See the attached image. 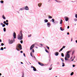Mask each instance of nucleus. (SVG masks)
<instances>
[{"instance_id":"obj_12","label":"nucleus","mask_w":77,"mask_h":77,"mask_svg":"<svg viewBox=\"0 0 77 77\" xmlns=\"http://www.w3.org/2000/svg\"><path fill=\"white\" fill-rule=\"evenodd\" d=\"M59 55V53L58 52H57L55 53V56H57Z\"/></svg>"},{"instance_id":"obj_57","label":"nucleus","mask_w":77,"mask_h":77,"mask_svg":"<svg viewBox=\"0 0 77 77\" xmlns=\"http://www.w3.org/2000/svg\"><path fill=\"white\" fill-rule=\"evenodd\" d=\"M0 42H2V40L1 39H0Z\"/></svg>"},{"instance_id":"obj_45","label":"nucleus","mask_w":77,"mask_h":77,"mask_svg":"<svg viewBox=\"0 0 77 77\" xmlns=\"http://www.w3.org/2000/svg\"><path fill=\"white\" fill-rule=\"evenodd\" d=\"M32 52L33 53H34V52H35V51H34V50H33L32 51Z\"/></svg>"},{"instance_id":"obj_14","label":"nucleus","mask_w":77,"mask_h":77,"mask_svg":"<svg viewBox=\"0 0 77 77\" xmlns=\"http://www.w3.org/2000/svg\"><path fill=\"white\" fill-rule=\"evenodd\" d=\"M48 20H47V19H45L44 20V22L45 23H47V22H48Z\"/></svg>"},{"instance_id":"obj_54","label":"nucleus","mask_w":77,"mask_h":77,"mask_svg":"<svg viewBox=\"0 0 77 77\" xmlns=\"http://www.w3.org/2000/svg\"><path fill=\"white\" fill-rule=\"evenodd\" d=\"M67 35H69V32H67Z\"/></svg>"},{"instance_id":"obj_18","label":"nucleus","mask_w":77,"mask_h":77,"mask_svg":"<svg viewBox=\"0 0 77 77\" xmlns=\"http://www.w3.org/2000/svg\"><path fill=\"white\" fill-rule=\"evenodd\" d=\"M60 23V24H62V20H61Z\"/></svg>"},{"instance_id":"obj_50","label":"nucleus","mask_w":77,"mask_h":77,"mask_svg":"<svg viewBox=\"0 0 77 77\" xmlns=\"http://www.w3.org/2000/svg\"><path fill=\"white\" fill-rule=\"evenodd\" d=\"M57 65H59V63L57 62Z\"/></svg>"},{"instance_id":"obj_33","label":"nucleus","mask_w":77,"mask_h":77,"mask_svg":"<svg viewBox=\"0 0 77 77\" xmlns=\"http://www.w3.org/2000/svg\"><path fill=\"white\" fill-rule=\"evenodd\" d=\"M1 50H3V48L2 47L1 48Z\"/></svg>"},{"instance_id":"obj_2","label":"nucleus","mask_w":77,"mask_h":77,"mask_svg":"<svg viewBox=\"0 0 77 77\" xmlns=\"http://www.w3.org/2000/svg\"><path fill=\"white\" fill-rule=\"evenodd\" d=\"M23 34H22V32L21 31L20 32V35H18V36L17 37V38L19 40H22L23 39Z\"/></svg>"},{"instance_id":"obj_7","label":"nucleus","mask_w":77,"mask_h":77,"mask_svg":"<svg viewBox=\"0 0 77 77\" xmlns=\"http://www.w3.org/2000/svg\"><path fill=\"white\" fill-rule=\"evenodd\" d=\"M47 26L48 27H50V26H51V23H50L49 22H48L47 23Z\"/></svg>"},{"instance_id":"obj_52","label":"nucleus","mask_w":77,"mask_h":77,"mask_svg":"<svg viewBox=\"0 0 77 77\" xmlns=\"http://www.w3.org/2000/svg\"><path fill=\"white\" fill-rule=\"evenodd\" d=\"M6 22H7V23H8V20H6Z\"/></svg>"},{"instance_id":"obj_43","label":"nucleus","mask_w":77,"mask_h":77,"mask_svg":"<svg viewBox=\"0 0 77 77\" xmlns=\"http://www.w3.org/2000/svg\"><path fill=\"white\" fill-rule=\"evenodd\" d=\"M48 49V50H49V47L47 46L46 47Z\"/></svg>"},{"instance_id":"obj_10","label":"nucleus","mask_w":77,"mask_h":77,"mask_svg":"<svg viewBox=\"0 0 77 77\" xmlns=\"http://www.w3.org/2000/svg\"><path fill=\"white\" fill-rule=\"evenodd\" d=\"M4 24H6L7 26H8V24H9V23H6V21H4Z\"/></svg>"},{"instance_id":"obj_21","label":"nucleus","mask_w":77,"mask_h":77,"mask_svg":"<svg viewBox=\"0 0 77 77\" xmlns=\"http://www.w3.org/2000/svg\"><path fill=\"white\" fill-rule=\"evenodd\" d=\"M41 4H38V6H39V7H40V6H41Z\"/></svg>"},{"instance_id":"obj_29","label":"nucleus","mask_w":77,"mask_h":77,"mask_svg":"<svg viewBox=\"0 0 77 77\" xmlns=\"http://www.w3.org/2000/svg\"><path fill=\"white\" fill-rule=\"evenodd\" d=\"M61 60H62V62H64V61L63 60V59L61 58Z\"/></svg>"},{"instance_id":"obj_11","label":"nucleus","mask_w":77,"mask_h":77,"mask_svg":"<svg viewBox=\"0 0 77 77\" xmlns=\"http://www.w3.org/2000/svg\"><path fill=\"white\" fill-rule=\"evenodd\" d=\"M38 63L40 65H41V66H44V64H42L40 63Z\"/></svg>"},{"instance_id":"obj_13","label":"nucleus","mask_w":77,"mask_h":77,"mask_svg":"<svg viewBox=\"0 0 77 77\" xmlns=\"http://www.w3.org/2000/svg\"><path fill=\"white\" fill-rule=\"evenodd\" d=\"M2 18L3 19H4V20H6V17H5L4 15H3L2 16Z\"/></svg>"},{"instance_id":"obj_22","label":"nucleus","mask_w":77,"mask_h":77,"mask_svg":"<svg viewBox=\"0 0 77 77\" xmlns=\"http://www.w3.org/2000/svg\"><path fill=\"white\" fill-rule=\"evenodd\" d=\"M23 10H24V9H23V8H20L19 11H23Z\"/></svg>"},{"instance_id":"obj_6","label":"nucleus","mask_w":77,"mask_h":77,"mask_svg":"<svg viewBox=\"0 0 77 77\" xmlns=\"http://www.w3.org/2000/svg\"><path fill=\"white\" fill-rule=\"evenodd\" d=\"M31 68H33V70L34 71H36V68L35 67H33V66H31Z\"/></svg>"},{"instance_id":"obj_64","label":"nucleus","mask_w":77,"mask_h":77,"mask_svg":"<svg viewBox=\"0 0 77 77\" xmlns=\"http://www.w3.org/2000/svg\"><path fill=\"white\" fill-rule=\"evenodd\" d=\"M4 49H6V48H5V47H4Z\"/></svg>"},{"instance_id":"obj_42","label":"nucleus","mask_w":77,"mask_h":77,"mask_svg":"<svg viewBox=\"0 0 77 77\" xmlns=\"http://www.w3.org/2000/svg\"><path fill=\"white\" fill-rule=\"evenodd\" d=\"M65 48V46H63V48Z\"/></svg>"},{"instance_id":"obj_59","label":"nucleus","mask_w":77,"mask_h":77,"mask_svg":"<svg viewBox=\"0 0 77 77\" xmlns=\"http://www.w3.org/2000/svg\"><path fill=\"white\" fill-rule=\"evenodd\" d=\"M21 64H23V63L22 62H21Z\"/></svg>"},{"instance_id":"obj_62","label":"nucleus","mask_w":77,"mask_h":77,"mask_svg":"<svg viewBox=\"0 0 77 77\" xmlns=\"http://www.w3.org/2000/svg\"><path fill=\"white\" fill-rule=\"evenodd\" d=\"M34 59H35V56H34Z\"/></svg>"},{"instance_id":"obj_8","label":"nucleus","mask_w":77,"mask_h":77,"mask_svg":"<svg viewBox=\"0 0 77 77\" xmlns=\"http://www.w3.org/2000/svg\"><path fill=\"white\" fill-rule=\"evenodd\" d=\"M34 47H35V45H32L30 47V50H31L32 48H34Z\"/></svg>"},{"instance_id":"obj_9","label":"nucleus","mask_w":77,"mask_h":77,"mask_svg":"<svg viewBox=\"0 0 77 77\" xmlns=\"http://www.w3.org/2000/svg\"><path fill=\"white\" fill-rule=\"evenodd\" d=\"M66 56L67 58H69V57H70V56L68 54H66Z\"/></svg>"},{"instance_id":"obj_46","label":"nucleus","mask_w":77,"mask_h":77,"mask_svg":"<svg viewBox=\"0 0 77 77\" xmlns=\"http://www.w3.org/2000/svg\"><path fill=\"white\" fill-rule=\"evenodd\" d=\"M55 2H57V3L58 2V1L57 0H55Z\"/></svg>"},{"instance_id":"obj_4","label":"nucleus","mask_w":77,"mask_h":77,"mask_svg":"<svg viewBox=\"0 0 77 77\" xmlns=\"http://www.w3.org/2000/svg\"><path fill=\"white\" fill-rule=\"evenodd\" d=\"M23 9H25V10L27 11L29 10V7L27 6H26L25 7H23Z\"/></svg>"},{"instance_id":"obj_51","label":"nucleus","mask_w":77,"mask_h":77,"mask_svg":"<svg viewBox=\"0 0 77 77\" xmlns=\"http://www.w3.org/2000/svg\"><path fill=\"white\" fill-rule=\"evenodd\" d=\"M16 50H17V51H20V50H19L17 48H16Z\"/></svg>"},{"instance_id":"obj_61","label":"nucleus","mask_w":77,"mask_h":77,"mask_svg":"<svg viewBox=\"0 0 77 77\" xmlns=\"http://www.w3.org/2000/svg\"><path fill=\"white\" fill-rule=\"evenodd\" d=\"M2 75V74L1 73H0V76Z\"/></svg>"},{"instance_id":"obj_49","label":"nucleus","mask_w":77,"mask_h":77,"mask_svg":"<svg viewBox=\"0 0 77 77\" xmlns=\"http://www.w3.org/2000/svg\"><path fill=\"white\" fill-rule=\"evenodd\" d=\"M69 26H68L67 27V29H69Z\"/></svg>"},{"instance_id":"obj_39","label":"nucleus","mask_w":77,"mask_h":77,"mask_svg":"<svg viewBox=\"0 0 77 77\" xmlns=\"http://www.w3.org/2000/svg\"><path fill=\"white\" fill-rule=\"evenodd\" d=\"M1 45L2 46H3V45H4V44L2 43H1Z\"/></svg>"},{"instance_id":"obj_5","label":"nucleus","mask_w":77,"mask_h":77,"mask_svg":"<svg viewBox=\"0 0 77 77\" xmlns=\"http://www.w3.org/2000/svg\"><path fill=\"white\" fill-rule=\"evenodd\" d=\"M64 18L65 19L66 21H68V20H69V18L66 17H64Z\"/></svg>"},{"instance_id":"obj_34","label":"nucleus","mask_w":77,"mask_h":77,"mask_svg":"<svg viewBox=\"0 0 77 77\" xmlns=\"http://www.w3.org/2000/svg\"><path fill=\"white\" fill-rule=\"evenodd\" d=\"M0 2L1 3H3V1H1Z\"/></svg>"},{"instance_id":"obj_19","label":"nucleus","mask_w":77,"mask_h":77,"mask_svg":"<svg viewBox=\"0 0 77 77\" xmlns=\"http://www.w3.org/2000/svg\"><path fill=\"white\" fill-rule=\"evenodd\" d=\"M73 74H74V72H72L71 74H70V75H73Z\"/></svg>"},{"instance_id":"obj_30","label":"nucleus","mask_w":77,"mask_h":77,"mask_svg":"<svg viewBox=\"0 0 77 77\" xmlns=\"http://www.w3.org/2000/svg\"><path fill=\"white\" fill-rule=\"evenodd\" d=\"M52 69V67H51L50 68H49V70H51Z\"/></svg>"},{"instance_id":"obj_3","label":"nucleus","mask_w":77,"mask_h":77,"mask_svg":"<svg viewBox=\"0 0 77 77\" xmlns=\"http://www.w3.org/2000/svg\"><path fill=\"white\" fill-rule=\"evenodd\" d=\"M17 48H20V50H22V46H21V44L19 45L17 47Z\"/></svg>"},{"instance_id":"obj_28","label":"nucleus","mask_w":77,"mask_h":77,"mask_svg":"<svg viewBox=\"0 0 77 77\" xmlns=\"http://www.w3.org/2000/svg\"><path fill=\"white\" fill-rule=\"evenodd\" d=\"M30 55L31 56H32V57H33V56L32 55V52H31L30 53Z\"/></svg>"},{"instance_id":"obj_24","label":"nucleus","mask_w":77,"mask_h":77,"mask_svg":"<svg viewBox=\"0 0 77 77\" xmlns=\"http://www.w3.org/2000/svg\"><path fill=\"white\" fill-rule=\"evenodd\" d=\"M74 21L75 22L77 21V19H76V18L74 19Z\"/></svg>"},{"instance_id":"obj_41","label":"nucleus","mask_w":77,"mask_h":77,"mask_svg":"<svg viewBox=\"0 0 77 77\" xmlns=\"http://www.w3.org/2000/svg\"><path fill=\"white\" fill-rule=\"evenodd\" d=\"M23 56L24 57H26V55L25 54L23 53Z\"/></svg>"},{"instance_id":"obj_58","label":"nucleus","mask_w":77,"mask_h":77,"mask_svg":"<svg viewBox=\"0 0 77 77\" xmlns=\"http://www.w3.org/2000/svg\"><path fill=\"white\" fill-rule=\"evenodd\" d=\"M73 60H74V59H73L72 60H71V61L72 62V61H73Z\"/></svg>"},{"instance_id":"obj_56","label":"nucleus","mask_w":77,"mask_h":77,"mask_svg":"<svg viewBox=\"0 0 77 77\" xmlns=\"http://www.w3.org/2000/svg\"><path fill=\"white\" fill-rule=\"evenodd\" d=\"M40 45L41 46H43V45H42V44H40Z\"/></svg>"},{"instance_id":"obj_53","label":"nucleus","mask_w":77,"mask_h":77,"mask_svg":"<svg viewBox=\"0 0 77 77\" xmlns=\"http://www.w3.org/2000/svg\"><path fill=\"white\" fill-rule=\"evenodd\" d=\"M72 38L71 39V42H72Z\"/></svg>"},{"instance_id":"obj_38","label":"nucleus","mask_w":77,"mask_h":77,"mask_svg":"<svg viewBox=\"0 0 77 77\" xmlns=\"http://www.w3.org/2000/svg\"><path fill=\"white\" fill-rule=\"evenodd\" d=\"M58 3H62V2L59 1H58Z\"/></svg>"},{"instance_id":"obj_25","label":"nucleus","mask_w":77,"mask_h":77,"mask_svg":"<svg viewBox=\"0 0 77 77\" xmlns=\"http://www.w3.org/2000/svg\"><path fill=\"white\" fill-rule=\"evenodd\" d=\"M3 30H4V32H6V28H4Z\"/></svg>"},{"instance_id":"obj_23","label":"nucleus","mask_w":77,"mask_h":77,"mask_svg":"<svg viewBox=\"0 0 77 77\" xmlns=\"http://www.w3.org/2000/svg\"><path fill=\"white\" fill-rule=\"evenodd\" d=\"M61 56L62 57H64V55L63 54L61 53Z\"/></svg>"},{"instance_id":"obj_26","label":"nucleus","mask_w":77,"mask_h":77,"mask_svg":"<svg viewBox=\"0 0 77 77\" xmlns=\"http://www.w3.org/2000/svg\"><path fill=\"white\" fill-rule=\"evenodd\" d=\"M70 52H71V51H68L67 52L66 54H69V53Z\"/></svg>"},{"instance_id":"obj_47","label":"nucleus","mask_w":77,"mask_h":77,"mask_svg":"<svg viewBox=\"0 0 77 77\" xmlns=\"http://www.w3.org/2000/svg\"><path fill=\"white\" fill-rule=\"evenodd\" d=\"M20 53H23V51H21Z\"/></svg>"},{"instance_id":"obj_16","label":"nucleus","mask_w":77,"mask_h":77,"mask_svg":"<svg viewBox=\"0 0 77 77\" xmlns=\"http://www.w3.org/2000/svg\"><path fill=\"white\" fill-rule=\"evenodd\" d=\"M65 60H68V59L66 57L65 58Z\"/></svg>"},{"instance_id":"obj_36","label":"nucleus","mask_w":77,"mask_h":77,"mask_svg":"<svg viewBox=\"0 0 77 77\" xmlns=\"http://www.w3.org/2000/svg\"><path fill=\"white\" fill-rule=\"evenodd\" d=\"M45 51H46V53H49L48 51H47V50H45Z\"/></svg>"},{"instance_id":"obj_63","label":"nucleus","mask_w":77,"mask_h":77,"mask_svg":"<svg viewBox=\"0 0 77 77\" xmlns=\"http://www.w3.org/2000/svg\"><path fill=\"white\" fill-rule=\"evenodd\" d=\"M73 59H75V56H74L73 57Z\"/></svg>"},{"instance_id":"obj_37","label":"nucleus","mask_w":77,"mask_h":77,"mask_svg":"<svg viewBox=\"0 0 77 77\" xmlns=\"http://www.w3.org/2000/svg\"><path fill=\"white\" fill-rule=\"evenodd\" d=\"M5 25L3 24L2 25V27H5Z\"/></svg>"},{"instance_id":"obj_60","label":"nucleus","mask_w":77,"mask_h":77,"mask_svg":"<svg viewBox=\"0 0 77 77\" xmlns=\"http://www.w3.org/2000/svg\"><path fill=\"white\" fill-rule=\"evenodd\" d=\"M75 42H76V43H77V40H76V41H75Z\"/></svg>"},{"instance_id":"obj_40","label":"nucleus","mask_w":77,"mask_h":77,"mask_svg":"<svg viewBox=\"0 0 77 77\" xmlns=\"http://www.w3.org/2000/svg\"><path fill=\"white\" fill-rule=\"evenodd\" d=\"M62 50H63V48H61L60 49V51H62Z\"/></svg>"},{"instance_id":"obj_15","label":"nucleus","mask_w":77,"mask_h":77,"mask_svg":"<svg viewBox=\"0 0 77 77\" xmlns=\"http://www.w3.org/2000/svg\"><path fill=\"white\" fill-rule=\"evenodd\" d=\"M62 66H63H63H65V63H62Z\"/></svg>"},{"instance_id":"obj_48","label":"nucleus","mask_w":77,"mask_h":77,"mask_svg":"<svg viewBox=\"0 0 77 77\" xmlns=\"http://www.w3.org/2000/svg\"><path fill=\"white\" fill-rule=\"evenodd\" d=\"M72 66H73V67H75V65H72Z\"/></svg>"},{"instance_id":"obj_32","label":"nucleus","mask_w":77,"mask_h":77,"mask_svg":"<svg viewBox=\"0 0 77 77\" xmlns=\"http://www.w3.org/2000/svg\"><path fill=\"white\" fill-rule=\"evenodd\" d=\"M75 17L76 18H77V14H76L75 15Z\"/></svg>"},{"instance_id":"obj_1","label":"nucleus","mask_w":77,"mask_h":77,"mask_svg":"<svg viewBox=\"0 0 77 77\" xmlns=\"http://www.w3.org/2000/svg\"><path fill=\"white\" fill-rule=\"evenodd\" d=\"M14 38L13 39V40L9 39L8 40V44H13L14 42H15V39L16 38V34L15 32H14L13 35Z\"/></svg>"},{"instance_id":"obj_55","label":"nucleus","mask_w":77,"mask_h":77,"mask_svg":"<svg viewBox=\"0 0 77 77\" xmlns=\"http://www.w3.org/2000/svg\"><path fill=\"white\" fill-rule=\"evenodd\" d=\"M3 23H1V25H3Z\"/></svg>"},{"instance_id":"obj_17","label":"nucleus","mask_w":77,"mask_h":77,"mask_svg":"<svg viewBox=\"0 0 77 77\" xmlns=\"http://www.w3.org/2000/svg\"><path fill=\"white\" fill-rule=\"evenodd\" d=\"M60 30H61V31H63V30H64V29H62V27H60Z\"/></svg>"},{"instance_id":"obj_27","label":"nucleus","mask_w":77,"mask_h":77,"mask_svg":"<svg viewBox=\"0 0 77 77\" xmlns=\"http://www.w3.org/2000/svg\"><path fill=\"white\" fill-rule=\"evenodd\" d=\"M49 18H52L53 17H52L51 16H49V17H48Z\"/></svg>"},{"instance_id":"obj_31","label":"nucleus","mask_w":77,"mask_h":77,"mask_svg":"<svg viewBox=\"0 0 77 77\" xmlns=\"http://www.w3.org/2000/svg\"><path fill=\"white\" fill-rule=\"evenodd\" d=\"M74 52H75V51H73L72 52V54H74Z\"/></svg>"},{"instance_id":"obj_35","label":"nucleus","mask_w":77,"mask_h":77,"mask_svg":"<svg viewBox=\"0 0 77 77\" xmlns=\"http://www.w3.org/2000/svg\"><path fill=\"white\" fill-rule=\"evenodd\" d=\"M31 36H32V35L30 34L29 35H28V38L29 37H31Z\"/></svg>"},{"instance_id":"obj_20","label":"nucleus","mask_w":77,"mask_h":77,"mask_svg":"<svg viewBox=\"0 0 77 77\" xmlns=\"http://www.w3.org/2000/svg\"><path fill=\"white\" fill-rule=\"evenodd\" d=\"M52 21L53 23H54V19H52Z\"/></svg>"},{"instance_id":"obj_44","label":"nucleus","mask_w":77,"mask_h":77,"mask_svg":"<svg viewBox=\"0 0 77 77\" xmlns=\"http://www.w3.org/2000/svg\"><path fill=\"white\" fill-rule=\"evenodd\" d=\"M20 42L21 44H23V41H21Z\"/></svg>"}]
</instances>
